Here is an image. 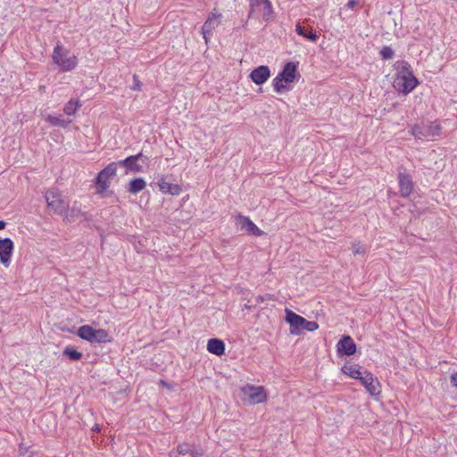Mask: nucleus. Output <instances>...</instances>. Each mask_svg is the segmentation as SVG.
<instances>
[{
	"label": "nucleus",
	"instance_id": "nucleus-1",
	"mask_svg": "<svg viewBox=\"0 0 457 457\" xmlns=\"http://www.w3.org/2000/svg\"><path fill=\"white\" fill-rule=\"evenodd\" d=\"M395 68L396 75L393 81V87L404 95L410 94L419 85V80L415 78L411 65L405 61H397Z\"/></svg>",
	"mask_w": 457,
	"mask_h": 457
},
{
	"label": "nucleus",
	"instance_id": "nucleus-2",
	"mask_svg": "<svg viewBox=\"0 0 457 457\" xmlns=\"http://www.w3.org/2000/svg\"><path fill=\"white\" fill-rule=\"evenodd\" d=\"M53 62L62 72L71 71L78 65L77 56L70 54L69 51L63 48L61 44L54 48Z\"/></svg>",
	"mask_w": 457,
	"mask_h": 457
},
{
	"label": "nucleus",
	"instance_id": "nucleus-3",
	"mask_svg": "<svg viewBox=\"0 0 457 457\" xmlns=\"http://www.w3.org/2000/svg\"><path fill=\"white\" fill-rule=\"evenodd\" d=\"M78 337L91 344H105L112 341V337L104 328H95L89 325H83L78 328Z\"/></svg>",
	"mask_w": 457,
	"mask_h": 457
},
{
	"label": "nucleus",
	"instance_id": "nucleus-4",
	"mask_svg": "<svg viewBox=\"0 0 457 457\" xmlns=\"http://www.w3.org/2000/svg\"><path fill=\"white\" fill-rule=\"evenodd\" d=\"M249 18L269 22L274 19V9L270 0H249Z\"/></svg>",
	"mask_w": 457,
	"mask_h": 457
},
{
	"label": "nucleus",
	"instance_id": "nucleus-5",
	"mask_svg": "<svg viewBox=\"0 0 457 457\" xmlns=\"http://www.w3.org/2000/svg\"><path fill=\"white\" fill-rule=\"evenodd\" d=\"M46 206L54 213L63 215L67 212L69 204L62 199L59 190L50 189L45 193Z\"/></svg>",
	"mask_w": 457,
	"mask_h": 457
},
{
	"label": "nucleus",
	"instance_id": "nucleus-6",
	"mask_svg": "<svg viewBox=\"0 0 457 457\" xmlns=\"http://www.w3.org/2000/svg\"><path fill=\"white\" fill-rule=\"evenodd\" d=\"M117 170V163L110 162L105 168H104L96 178V185L97 191L104 193L110 187V179L115 176Z\"/></svg>",
	"mask_w": 457,
	"mask_h": 457
},
{
	"label": "nucleus",
	"instance_id": "nucleus-7",
	"mask_svg": "<svg viewBox=\"0 0 457 457\" xmlns=\"http://www.w3.org/2000/svg\"><path fill=\"white\" fill-rule=\"evenodd\" d=\"M245 400L251 405L262 403L266 401V393L263 386L246 385L242 387Z\"/></svg>",
	"mask_w": 457,
	"mask_h": 457
},
{
	"label": "nucleus",
	"instance_id": "nucleus-8",
	"mask_svg": "<svg viewBox=\"0 0 457 457\" xmlns=\"http://www.w3.org/2000/svg\"><path fill=\"white\" fill-rule=\"evenodd\" d=\"M148 158L143 155L142 153H139L136 155H129L127 158L120 160L118 163V166H121L126 168V170L132 171L134 173L143 172L144 166L143 164L147 163Z\"/></svg>",
	"mask_w": 457,
	"mask_h": 457
},
{
	"label": "nucleus",
	"instance_id": "nucleus-9",
	"mask_svg": "<svg viewBox=\"0 0 457 457\" xmlns=\"http://www.w3.org/2000/svg\"><path fill=\"white\" fill-rule=\"evenodd\" d=\"M221 20L222 14L220 12H212L209 14L204 23L203 29H201V34H203L205 44H208L212 36V31L219 27Z\"/></svg>",
	"mask_w": 457,
	"mask_h": 457
},
{
	"label": "nucleus",
	"instance_id": "nucleus-10",
	"mask_svg": "<svg viewBox=\"0 0 457 457\" xmlns=\"http://www.w3.org/2000/svg\"><path fill=\"white\" fill-rule=\"evenodd\" d=\"M306 319L287 309L285 310V321L289 325V332L293 335H299L303 331V325Z\"/></svg>",
	"mask_w": 457,
	"mask_h": 457
},
{
	"label": "nucleus",
	"instance_id": "nucleus-11",
	"mask_svg": "<svg viewBox=\"0 0 457 457\" xmlns=\"http://www.w3.org/2000/svg\"><path fill=\"white\" fill-rule=\"evenodd\" d=\"M236 220L237 228H239L240 230L248 233L249 235L261 237L264 234V232L260 229V228H258L255 223L250 220L249 217L245 215H238L237 216Z\"/></svg>",
	"mask_w": 457,
	"mask_h": 457
},
{
	"label": "nucleus",
	"instance_id": "nucleus-12",
	"mask_svg": "<svg viewBox=\"0 0 457 457\" xmlns=\"http://www.w3.org/2000/svg\"><path fill=\"white\" fill-rule=\"evenodd\" d=\"M13 243L9 237H0V263L8 268L12 262Z\"/></svg>",
	"mask_w": 457,
	"mask_h": 457
},
{
	"label": "nucleus",
	"instance_id": "nucleus-13",
	"mask_svg": "<svg viewBox=\"0 0 457 457\" xmlns=\"http://www.w3.org/2000/svg\"><path fill=\"white\" fill-rule=\"evenodd\" d=\"M360 382H361L362 386L366 387L368 393H370L372 396H377L381 394V386L377 378L373 377L370 372L363 376V378H359Z\"/></svg>",
	"mask_w": 457,
	"mask_h": 457
},
{
	"label": "nucleus",
	"instance_id": "nucleus-14",
	"mask_svg": "<svg viewBox=\"0 0 457 457\" xmlns=\"http://www.w3.org/2000/svg\"><path fill=\"white\" fill-rule=\"evenodd\" d=\"M355 351L356 345L350 336H344L341 337L340 341H338V344H337V353L339 354L352 356L354 354Z\"/></svg>",
	"mask_w": 457,
	"mask_h": 457
},
{
	"label": "nucleus",
	"instance_id": "nucleus-15",
	"mask_svg": "<svg viewBox=\"0 0 457 457\" xmlns=\"http://www.w3.org/2000/svg\"><path fill=\"white\" fill-rule=\"evenodd\" d=\"M270 68L266 65H261L253 70L250 73V79L256 85H262L270 79Z\"/></svg>",
	"mask_w": 457,
	"mask_h": 457
},
{
	"label": "nucleus",
	"instance_id": "nucleus-16",
	"mask_svg": "<svg viewBox=\"0 0 457 457\" xmlns=\"http://www.w3.org/2000/svg\"><path fill=\"white\" fill-rule=\"evenodd\" d=\"M399 187L403 197H408L413 192V181L409 174L399 173Z\"/></svg>",
	"mask_w": 457,
	"mask_h": 457
},
{
	"label": "nucleus",
	"instance_id": "nucleus-17",
	"mask_svg": "<svg viewBox=\"0 0 457 457\" xmlns=\"http://www.w3.org/2000/svg\"><path fill=\"white\" fill-rule=\"evenodd\" d=\"M158 187L163 194H170L171 195H179L181 194V187L178 184H172L166 180L165 178H162L158 180Z\"/></svg>",
	"mask_w": 457,
	"mask_h": 457
},
{
	"label": "nucleus",
	"instance_id": "nucleus-18",
	"mask_svg": "<svg viewBox=\"0 0 457 457\" xmlns=\"http://www.w3.org/2000/svg\"><path fill=\"white\" fill-rule=\"evenodd\" d=\"M277 77L287 82H294L297 77V64L294 62L285 64L282 72L278 73Z\"/></svg>",
	"mask_w": 457,
	"mask_h": 457
},
{
	"label": "nucleus",
	"instance_id": "nucleus-19",
	"mask_svg": "<svg viewBox=\"0 0 457 457\" xmlns=\"http://www.w3.org/2000/svg\"><path fill=\"white\" fill-rule=\"evenodd\" d=\"M341 371L353 379H360L363 378L364 375L370 373L367 370H361L358 364L345 365L343 369H341Z\"/></svg>",
	"mask_w": 457,
	"mask_h": 457
},
{
	"label": "nucleus",
	"instance_id": "nucleus-20",
	"mask_svg": "<svg viewBox=\"0 0 457 457\" xmlns=\"http://www.w3.org/2000/svg\"><path fill=\"white\" fill-rule=\"evenodd\" d=\"M177 452L182 455L189 454L191 457H199L204 454V450L200 447L193 446L187 443L179 445V447H177Z\"/></svg>",
	"mask_w": 457,
	"mask_h": 457
},
{
	"label": "nucleus",
	"instance_id": "nucleus-21",
	"mask_svg": "<svg viewBox=\"0 0 457 457\" xmlns=\"http://www.w3.org/2000/svg\"><path fill=\"white\" fill-rule=\"evenodd\" d=\"M208 352L220 356L224 353V344L223 341L217 338H212L208 340L207 344Z\"/></svg>",
	"mask_w": 457,
	"mask_h": 457
},
{
	"label": "nucleus",
	"instance_id": "nucleus-22",
	"mask_svg": "<svg viewBox=\"0 0 457 457\" xmlns=\"http://www.w3.org/2000/svg\"><path fill=\"white\" fill-rule=\"evenodd\" d=\"M293 82H287L278 77H275L273 79V81H271V84H273L274 91L278 94H283L285 92L292 90V84Z\"/></svg>",
	"mask_w": 457,
	"mask_h": 457
},
{
	"label": "nucleus",
	"instance_id": "nucleus-23",
	"mask_svg": "<svg viewBox=\"0 0 457 457\" xmlns=\"http://www.w3.org/2000/svg\"><path fill=\"white\" fill-rule=\"evenodd\" d=\"M145 187V181L143 178H136L129 181L128 190L129 194H137Z\"/></svg>",
	"mask_w": 457,
	"mask_h": 457
},
{
	"label": "nucleus",
	"instance_id": "nucleus-24",
	"mask_svg": "<svg viewBox=\"0 0 457 457\" xmlns=\"http://www.w3.org/2000/svg\"><path fill=\"white\" fill-rule=\"evenodd\" d=\"M296 32L299 36H302L307 38L308 41L316 42L318 36L316 32L312 29H308L307 28L301 26L299 23L296 25Z\"/></svg>",
	"mask_w": 457,
	"mask_h": 457
},
{
	"label": "nucleus",
	"instance_id": "nucleus-25",
	"mask_svg": "<svg viewBox=\"0 0 457 457\" xmlns=\"http://www.w3.org/2000/svg\"><path fill=\"white\" fill-rule=\"evenodd\" d=\"M442 131V127L436 121L430 122L428 126L426 135L428 137H438L440 132Z\"/></svg>",
	"mask_w": 457,
	"mask_h": 457
},
{
	"label": "nucleus",
	"instance_id": "nucleus-26",
	"mask_svg": "<svg viewBox=\"0 0 457 457\" xmlns=\"http://www.w3.org/2000/svg\"><path fill=\"white\" fill-rule=\"evenodd\" d=\"M80 106L81 104L79 101L70 100L69 103L64 105L63 112L65 114L71 116L77 112V110Z\"/></svg>",
	"mask_w": 457,
	"mask_h": 457
},
{
	"label": "nucleus",
	"instance_id": "nucleus-27",
	"mask_svg": "<svg viewBox=\"0 0 457 457\" xmlns=\"http://www.w3.org/2000/svg\"><path fill=\"white\" fill-rule=\"evenodd\" d=\"M63 354L72 361H79L82 358L81 352L75 350V348L71 346L64 348Z\"/></svg>",
	"mask_w": 457,
	"mask_h": 457
},
{
	"label": "nucleus",
	"instance_id": "nucleus-28",
	"mask_svg": "<svg viewBox=\"0 0 457 457\" xmlns=\"http://www.w3.org/2000/svg\"><path fill=\"white\" fill-rule=\"evenodd\" d=\"M425 133L426 129L419 125H415L411 128V134H412V136L419 140H424L428 138V135Z\"/></svg>",
	"mask_w": 457,
	"mask_h": 457
},
{
	"label": "nucleus",
	"instance_id": "nucleus-29",
	"mask_svg": "<svg viewBox=\"0 0 457 457\" xmlns=\"http://www.w3.org/2000/svg\"><path fill=\"white\" fill-rule=\"evenodd\" d=\"M46 120H47L49 123H51L54 126H59V127H62V128L66 127L69 123V122L65 121L64 120H62V118L55 117L51 114H49L46 117Z\"/></svg>",
	"mask_w": 457,
	"mask_h": 457
},
{
	"label": "nucleus",
	"instance_id": "nucleus-30",
	"mask_svg": "<svg viewBox=\"0 0 457 457\" xmlns=\"http://www.w3.org/2000/svg\"><path fill=\"white\" fill-rule=\"evenodd\" d=\"M353 253L354 255H364L367 253L365 247L360 243H354L353 245Z\"/></svg>",
	"mask_w": 457,
	"mask_h": 457
},
{
	"label": "nucleus",
	"instance_id": "nucleus-31",
	"mask_svg": "<svg viewBox=\"0 0 457 457\" xmlns=\"http://www.w3.org/2000/svg\"><path fill=\"white\" fill-rule=\"evenodd\" d=\"M380 54L383 60H390L394 55L393 49L390 46L383 47Z\"/></svg>",
	"mask_w": 457,
	"mask_h": 457
},
{
	"label": "nucleus",
	"instance_id": "nucleus-32",
	"mask_svg": "<svg viewBox=\"0 0 457 457\" xmlns=\"http://www.w3.org/2000/svg\"><path fill=\"white\" fill-rule=\"evenodd\" d=\"M318 324L316 321H308L306 320L305 322H303V330H306V331H309V332H313L315 330L318 329Z\"/></svg>",
	"mask_w": 457,
	"mask_h": 457
},
{
	"label": "nucleus",
	"instance_id": "nucleus-33",
	"mask_svg": "<svg viewBox=\"0 0 457 457\" xmlns=\"http://www.w3.org/2000/svg\"><path fill=\"white\" fill-rule=\"evenodd\" d=\"M133 80H134L133 86L130 87V88H132L133 91H139L140 87H142V83L139 81L137 75L133 76Z\"/></svg>",
	"mask_w": 457,
	"mask_h": 457
},
{
	"label": "nucleus",
	"instance_id": "nucleus-34",
	"mask_svg": "<svg viewBox=\"0 0 457 457\" xmlns=\"http://www.w3.org/2000/svg\"><path fill=\"white\" fill-rule=\"evenodd\" d=\"M451 383L453 387H457V371L451 375Z\"/></svg>",
	"mask_w": 457,
	"mask_h": 457
},
{
	"label": "nucleus",
	"instance_id": "nucleus-35",
	"mask_svg": "<svg viewBox=\"0 0 457 457\" xmlns=\"http://www.w3.org/2000/svg\"><path fill=\"white\" fill-rule=\"evenodd\" d=\"M21 457H38V456L37 455L35 456L31 453H26L21 454Z\"/></svg>",
	"mask_w": 457,
	"mask_h": 457
},
{
	"label": "nucleus",
	"instance_id": "nucleus-36",
	"mask_svg": "<svg viewBox=\"0 0 457 457\" xmlns=\"http://www.w3.org/2000/svg\"><path fill=\"white\" fill-rule=\"evenodd\" d=\"M6 227V223L3 220H0V230L4 229Z\"/></svg>",
	"mask_w": 457,
	"mask_h": 457
},
{
	"label": "nucleus",
	"instance_id": "nucleus-37",
	"mask_svg": "<svg viewBox=\"0 0 457 457\" xmlns=\"http://www.w3.org/2000/svg\"><path fill=\"white\" fill-rule=\"evenodd\" d=\"M95 431L98 432L99 431V428L98 426L96 425V428H95Z\"/></svg>",
	"mask_w": 457,
	"mask_h": 457
},
{
	"label": "nucleus",
	"instance_id": "nucleus-38",
	"mask_svg": "<svg viewBox=\"0 0 457 457\" xmlns=\"http://www.w3.org/2000/svg\"><path fill=\"white\" fill-rule=\"evenodd\" d=\"M354 3L352 1V2H349V5H353Z\"/></svg>",
	"mask_w": 457,
	"mask_h": 457
},
{
	"label": "nucleus",
	"instance_id": "nucleus-39",
	"mask_svg": "<svg viewBox=\"0 0 457 457\" xmlns=\"http://www.w3.org/2000/svg\"><path fill=\"white\" fill-rule=\"evenodd\" d=\"M259 299H260L261 301H262V296H259Z\"/></svg>",
	"mask_w": 457,
	"mask_h": 457
}]
</instances>
